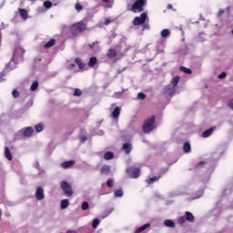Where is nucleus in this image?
Instances as JSON below:
<instances>
[{
	"instance_id": "nucleus-1",
	"label": "nucleus",
	"mask_w": 233,
	"mask_h": 233,
	"mask_svg": "<svg viewBox=\"0 0 233 233\" xmlns=\"http://www.w3.org/2000/svg\"><path fill=\"white\" fill-rule=\"evenodd\" d=\"M219 157H220L219 155L216 156L215 154L213 156L212 162L200 161L196 165L195 167L196 172H199V170H205V168H207L204 182H207L208 181V179H210V174L214 172V165H216V161L217 159H219Z\"/></svg>"
},
{
	"instance_id": "nucleus-2",
	"label": "nucleus",
	"mask_w": 233,
	"mask_h": 233,
	"mask_svg": "<svg viewBox=\"0 0 233 233\" xmlns=\"http://www.w3.org/2000/svg\"><path fill=\"white\" fill-rule=\"evenodd\" d=\"M24 55H25V49H23V47L21 46H16V48L13 53L12 60L7 65H5V72H8L9 68L10 70H14V68H15V65H19V63H23Z\"/></svg>"
},
{
	"instance_id": "nucleus-3",
	"label": "nucleus",
	"mask_w": 233,
	"mask_h": 233,
	"mask_svg": "<svg viewBox=\"0 0 233 233\" xmlns=\"http://www.w3.org/2000/svg\"><path fill=\"white\" fill-rule=\"evenodd\" d=\"M32 136H34V127H26L18 130L15 137V139L21 140V139H28L29 137H32Z\"/></svg>"
},
{
	"instance_id": "nucleus-4",
	"label": "nucleus",
	"mask_w": 233,
	"mask_h": 233,
	"mask_svg": "<svg viewBox=\"0 0 233 233\" xmlns=\"http://www.w3.org/2000/svg\"><path fill=\"white\" fill-rule=\"evenodd\" d=\"M156 123V116L147 119L143 125V131L145 134H150L154 130V124Z\"/></svg>"
},
{
	"instance_id": "nucleus-5",
	"label": "nucleus",
	"mask_w": 233,
	"mask_h": 233,
	"mask_svg": "<svg viewBox=\"0 0 233 233\" xmlns=\"http://www.w3.org/2000/svg\"><path fill=\"white\" fill-rule=\"evenodd\" d=\"M84 30H86V25L82 22L74 24L71 26V34H73V35H77V34H81V32H84Z\"/></svg>"
},
{
	"instance_id": "nucleus-6",
	"label": "nucleus",
	"mask_w": 233,
	"mask_h": 233,
	"mask_svg": "<svg viewBox=\"0 0 233 233\" xmlns=\"http://www.w3.org/2000/svg\"><path fill=\"white\" fill-rule=\"evenodd\" d=\"M60 185H61L62 190H64V194L67 198L72 197V195L74 194V191L72 190V186L66 181H62Z\"/></svg>"
},
{
	"instance_id": "nucleus-7",
	"label": "nucleus",
	"mask_w": 233,
	"mask_h": 233,
	"mask_svg": "<svg viewBox=\"0 0 233 233\" xmlns=\"http://www.w3.org/2000/svg\"><path fill=\"white\" fill-rule=\"evenodd\" d=\"M147 5V0H137L132 5V12H143V6Z\"/></svg>"
},
{
	"instance_id": "nucleus-8",
	"label": "nucleus",
	"mask_w": 233,
	"mask_h": 233,
	"mask_svg": "<svg viewBox=\"0 0 233 233\" xmlns=\"http://www.w3.org/2000/svg\"><path fill=\"white\" fill-rule=\"evenodd\" d=\"M147 17L148 16L147 15V13H142L140 16L135 17V19L133 20V25L135 26H139V25H145Z\"/></svg>"
},
{
	"instance_id": "nucleus-9",
	"label": "nucleus",
	"mask_w": 233,
	"mask_h": 233,
	"mask_svg": "<svg viewBox=\"0 0 233 233\" xmlns=\"http://www.w3.org/2000/svg\"><path fill=\"white\" fill-rule=\"evenodd\" d=\"M127 173L132 177L133 179H137L141 175V170L137 167L135 168H127Z\"/></svg>"
},
{
	"instance_id": "nucleus-10",
	"label": "nucleus",
	"mask_w": 233,
	"mask_h": 233,
	"mask_svg": "<svg viewBox=\"0 0 233 233\" xmlns=\"http://www.w3.org/2000/svg\"><path fill=\"white\" fill-rule=\"evenodd\" d=\"M35 196L37 201H43L45 199V189L43 187H37Z\"/></svg>"
},
{
	"instance_id": "nucleus-11",
	"label": "nucleus",
	"mask_w": 233,
	"mask_h": 233,
	"mask_svg": "<svg viewBox=\"0 0 233 233\" xmlns=\"http://www.w3.org/2000/svg\"><path fill=\"white\" fill-rule=\"evenodd\" d=\"M164 94H166V96H169L170 97H172V96L176 95V87H174L171 85L167 86L164 89Z\"/></svg>"
},
{
	"instance_id": "nucleus-12",
	"label": "nucleus",
	"mask_w": 233,
	"mask_h": 233,
	"mask_svg": "<svg viewBox=\"0 0 233 233\" xmlns=\"http://www.w3.org/2000/svg\"><path fill=\"white\" fill-rule=\"evenodd\" d=\"M128 49L129 48L127 47V45L125 43H121L119 46H116V51L118 52V54H120V56H125Z\"/></svg>"
},
{
	"instance_id": "nucleus-13",
	"label": "nucleus",
	"mask_w": 233,
	"mask_h": 233,
	"mask_svg": "<svg viewBox=\"0 0 233 233\" xmlns=\"http://www.w3.org/2000/svg\"><path fill=\"white\" fill-rule=\"evenodd\" d=\"M88 46L94 52H99V50H101V47H99V42L98 41H96V42H93L92 44H89Z\"/></svg>"
},
{
	"instance_id": "nucleus-14",
	"label": "nucleus",
	"mask_w": 233,
	"mask_h": 233,
	"mask_svg": "<svg viewBox=\"0 0 233 233\" xmlns=\"http://www.w3.org/2000/svg\"><path fill=\"white\" fill-rule=\"evenodd\" d=\"M76 162L74 160L66 161L60 164V167L62 168H70L71 167H74Z\"/></svg>"
},
{
	"instance_id": "nucleus-15",
	"label": "nucleus",
	"mask_w": 233,
	"mask_h": 233,
	"mask_svg": "<svg viewBox=\"0 0 233 233\" xmlns=\"http://www.w3.org/2000/svg\"><path fill=\"white\" fill-rule=\"evenodd\" d=\"M122 148L126 154H129L130 152H132V144L125 143V144H123Z\"/></svg>"
},
{
	"instance_id": "nucleus-16",
	"label": "nucleus",
	"mask_w": 233,
	"mask_h": 233,
	"mask_svg": "<svg viewBox=\"0 0 233 233\" xmlns=\"http://www.w3.org/2000/svg\"><path fill=\"white\" fill-rule=\"evenodd\" d=\"M183 150H184L185 154H190V152H192V147L190 146L189 142L184 143Z\"/></svg>"
},
{
	"instance_id": "nucleus-17",
	"label": "nucleus",
	"mask_w": 233,
	"mask_h": 233,
	"mask_svg": "<svg viewBox=\"0 0 233 233\" xmlns=\"http://www.w3.org/2000/svg\"><path fill=\"white\" fill-rule=\"evenodd\" d=\"M165 227H167L169 228H176V223L173 220L166 219L164 221Z\"/></svg>"
},
{
	"instance_id": "nucleus-18",
	"label": "nucleus",
	"mask_w": 233,
	"mask_h": 233,
	"mask_svg": "<svg viewBox=\"0 0 233 233\" xmlns=\"http://www.w3.org/2000/svg\"><path fill=\"white\" fill-rule=\"evenodd\" d=\"M160 35L162 39H167V37H170V30L169 29H163L160 32Z\"/></svg>"
},
{
	"instance_id": "nucleus-19",
	"label": "nucleus",
	"mask_w": 233,
	"mask_h": 233,
	"mask_svg": "<svg viewBox=\"0 0 233 233\" xmlns=\"http://www.w3.org/2000/svg\"><path fill=\"white\" fill-rule=\"evenodd\" d=\"M196 218H194V215L190 213V211H186V220L189 221L190 223H194Z\"/></svg>"
},
{
	"instance_id": "nucleus-20",
	"label": "nucleus",
	"mask_w": 233,
	"mask_h": 233,
	"mask_svg": "<svg viewBox=\"0 0 233 233\" xmlns=\"http://www.w3.org/2000/svg\"><path fill=\"white\" fill-rule=\"evenodd\" d=\"M150 225L148 223L139 227L138 228L136 229L135 233H141V232H145V230H147V228H149Z\"/></svg>"
},
{
	"instance_id": "nucleus-21",
	"label": "nucleus",
	"mask_w": 233,
	"mask_h": 233,
	"mask_svg": "<svg viewBox=\"0 0 233 233\" xmlns=\"http://www.w3.org/2000/svg\"><path fill=\"white\" fill-rule=\"evenodd\" d=\"M214 132V127H210L202 133V137H210Z\"/></svg>"
},
{
	"instance_id": "nucleus-22",
	"label": "nucleus",
	"mask_w": 233,
	"mask_h": 233,
	"mask_svg": "<svg viewBox=\"0 0 233 233\" xmlns=\"http://www.w3.org/2000/svg\"><path fill=\"white\" fill-rule=\"evenodd\" d=\"M119 114H121V108H119V106H116L112 112V117L116 119L119 117Z\"/></svg>"
},
{
	"instance_id": "nucleus-23",
	"label": "nucleus",
	"mask_w": 233,
	"mask_h": 233,
	"mask_svg": "<svg viewBox=\"0 0 233 233\" xmlns=\"http://www.w3.org/2000/svg\"><path fill=\"white\" fill-rule=\"evenodd\" d=\"M19 15L22 17V19H28V12L25 9H19Z\"/></svg>"
},
{
	"instance_id": "nucleus-24",
	"label": "nucleus",
	"mask_w": 233,
	"mask_h": 233,
	"mask_svg": "<svg viewBox=\"0 0 233 233\" xmlns=\"http://www.w3.org/2000/svg\"><path fill=\"white\" fill-rule=\"evenodd\" d=\"M109 59H112L117 56V52L115 49H109L106 54Z\"/></svg>"
},
{
	"instance_id": "nucleus-25",
	"label": "nucleus",
	"mask_w": 233,
	"mask_h": 233,
	"mask_svg": "<svg viewBox=\"0 0 233 233\" xmlns=\"http://www.w3.org/2000/svg\"><path fill=\"white\" fill-rule=\"evenodd\" d=\"M75 63L76 65H78V68L80 70H83V68H85V66H86L85 63H83V60H81V58H76Z\"/></svg>"
},
{
	"instance_id": "nucleus-26",
	"label": "nucleus",
	"mask_w": 233,
	"mask_h": 233,
	"mask_svg": "<svg viewBox=\"0 0 233 233\" xmlns=\"http://www.w3.org/2000/svg\"><path fill=\"white\" fill-rule=\"evenodd\" d=\"M5 157L8 161H12V153L10 152V148L7 147H5Z\"/></svg>"
},
{
	"instance_id": "nucleus-27",
	"label": "nucleus",
	"mask_w": 233,
	"mask_h": 233,
	"mask_svg": "<svg viewBox=\"0 0 233 233\" xmlns=\"http://www.w3.org/2000/svg\"><path fill=\"white\" fill-rule=\"evenodd\" d=\"M56 45V39L52 38L44 45V48H52Z\"/></svg>"
},
{
	"instance_id": "nucleus-28",
	"label": "nucleus",
	"mask_w": 233,
	"mask_h": 233,
	"mask_svg": "<svg viewBox=\"0 0 233 233\" xmlns=\"http://www.w3.org/2000/svg\"><path fill=\"white\" fill-rule=\"evenodd\" d=\"M104 159H106V161H110V159H114V153L110 151L106 152L104 155Z\"/></svg>"
},
{
	"instance_id": "nucleus-29",
	"label": "nucleus",
	"mask_w": 233,
	"mask_h": 233,
	"mask_svg": "<svg viewBox=\"0 0 233 233\" xmlns=\"http://www.w3.org/2000/svg\"><path fill=\"white\" fill-rule=\"evenodd\" d=\"M39 87V82H37L36 80H35L31 86H30V90L31 92H35V90H37V88Z\"/></svg>"
},
{
	"instance_id": "nucleus-30",
	"label": "nucleus",
	"mask_w": 233,
	"mask_h": 233,
	"mask_svg": "<svg viewBox=\"0 0 233 233\" xmlns=\"http://www.w3.org/2000/svg\"><path fill=\"white\" fill-rule=\"evenodd\" d=\"M96 65H97V58L96 56H92L89 59L88 66H96Z\"/></svg>"
},
{
	"instance_id": "nucleus-31",
	"label": "nucleus",
	"mask_w": 233,
	"mask_h": 233,
	"mask_svg": "<svg viewBox=\"0 0 233 233\" xmlns=\"http://www.w3.org/2000/svg\"><path fill=\"white\" fill-rule=\"evenodd\" d=\"M68 205H70V202H68V199H63L61 201L60 207H61L62 210H65V208H68Z\"/></svg>"
},
{
	"instance_id": "nucleus-32",
	"label": "nucleus",
	"mask_w": 233,
	"mask_h": 233,
	"mask_svg": "<svg viewBox=\"0 0 233 233\" xmlns=\"http://www.w3.org/2000/svg\"><path fill=\"white\" fill-rule=\"evenodd\" d=\"M103 3H106L105 8H112L114 5V0H102Z\"/></svg>"
},
{
	"instance_id": "nucleus-33",
	"label": "nucleus",
	"mask_w": 233,
	"mask_h": 233,
	"mask_svg": "<svg viewBox=\"0 0 233 233\" xmlns=\"http://www.w3.org/2000/svg\"><path fill=\"white\" fill-rule=\"evenodd\" d=\"M159 177H161V176L152 177L147 179V183H148V185H152V183H155V181H159Z\"/></svg>"
},
{
	"instance_id": "nucleus-34",
	"label": "nucleus",
	"mask_w": 233,
	"mask_h": 233,
	"mask_svg": "<svg viewBox=\"0 0 233 233\" xmlns=\"http://www.w3.org/2000/svg\"><path fill=\"white\" fill-rule=\"evenodd\" d=\"M43 128H45V126L43 125V123L37 124L35 126V132H43Z\"/></svg>"
},
{
	"instance_id": "nucleus-35",
	"label": "nucleus",
	"mask_w": 233,
	"mask_h": 233,
	"mask_svg": "<svg viewBox=\"0 0 233 233\" xmlns=\"http://www.w3.org/2000/svg\"><path fill=\"white\" fill-rule=\"evenodd\" d=\"M110 173V166H103L101 168V174H109Z\"/></svg>"
},
{
	"instance_id": "nucleus-36",
	"label": "nucleus",
	"mask_w": 233,
	"mask_h": 233,
	"mask_svg": "<svg viewBox=\"0 0 233 233\" xmlns=\"http://www.w3.org/2000/svg\"><path fill=\"white\" fill-rule=\"evenodd\" d=\"M179 83V76H175L172 81L171 84L174 88H176V86H177V84Z\"/></svg>"
},
{
	"instance_id": "nucleus-37",
	"label": "nucleus",
	"mask_w": 233,
	"mask_h": 233,
	"mask_svg": "<svg viewBox=\"0 0 233 233\" xmlns=\"http://www.w3.org/2000/svg\"><path fill=\"white\" fill-rule=\"evenodd\" d=\"M115 198H123V189H117L114 193Z\"/></svg>"
},
{
	"instance_id": "nucleus-38",
	"label": "nucleus",
	"mask_w": 233,
	"mask_h": 233,
	"mask_svg": "<svg viewBox=\"0 0 233 233\" xmlns=\"http://www.w3.org/2000/svg\"><path fill=\"white\" fill-rule=\"evenodd\" d=\"M101 223V221L98 218H95L92 221V228H97V226Z\"/></svg>"
},
{
	"instance_id": "nucleus-39",
	"label": "nucleus",
	"mask_w": 233,
	"mask_h": 233,
	"mask_svg": "<svg viewBox=\"0 0 233 233\" xmlns=\"http://www.w3.org/2000/svg\"><path fill=\"white\" fill-rule=\"evenodd\" d=\"M180 70L181 72H184V74H192V70L185 66H180Z\"/></svg>"
},
{
	"instance_id": "nucleus-40",
	"label": "nucleus",
	"mask_w": 233,
	"mask_h": 233,
	"mask_svg": "<svg viewBox=\"0 0 233 233\" xmlns=\"http://www.w3.org/2000/svg\"><path fill=\"white\" fill-rule=\"evenodd\" d=\"M44 6L46 7V10H48V9L52 8V2L45 1L44 2Z\"/></svg>"
},
{
	"instance_id": "nucleus-41",
	"label": "nucleus",
	"mask_w": 233,
	"mask_h": 233,
	"mask_svg": "<svg viewBox=\"0 0 233 233\" xmlns=\"http://www.w3.org/2000/svg\"><path fill=\"white\" fill-rule=\"evenodd\" d=\"M89 207H90L89 204L86 201H84L82 203L81 208H82V210H88Z\"/></svg>"
},
{
	"instance_id": "nucleus-42",
	"label": "nucleus",
	"mask_w": 233,
	"mask_h": 233,
	"mask_svg": "<svg viewBox=\"0 0 233 233\" xmlns=\"http://www.w3.org/2000/svg\"><path fill=\"white\" fill-rule=\"evenodd\" d=\"M75 8H76V12H81V10H83V5L79 3H76L75 5Z\"/></svg>"
},
{
	"instance_id": "nucleus-43",
	"label": "nucleus",
	"mask_w": 233,
	"mask_h": 233,
	"mask_svg": "<svg viewBox=\"0 0 233 233\" xmlns=\"http://www.w3.org/2000/svg\"><path fill=\"white\" fill-rule=\"evenodd\" d=\"M81 94H82L81 89L79 88L75 89V92H74L75 96L79 97Z\"/></svg>"
},
{
	"instance_id": "nucleus-44",
	"label": "nucleus",
	"mask_w": 233,
	"mask_h": 233,
	"mask_svg": "<svg viewBox=\"0 0 233 233\" xmlns=\"http://www.w3.org/2000/svg\"><path fill=\"white\" fill-rule=\"evenodd\" d=\"M185 221H187L186 217H180L177 218V222L179 223V225H183V223H185Z\"/></svg>"
},
{
	"instance_id": "nucleus-45",
	"label": "nucleus",
	"mask_w": 233,
	"mask_h": 233,
	"mask_svg": "<svg viewBox=\"0 0 233 233\" xmlns=\"http://www.w3.org/2000/svg\"><path fill=\"white\" fill-rule=\"evenodd\" d=\"M106 185L109 188H112V187H114V180L113 179H108L106 181Z\"/></svg>"
},
{
	"instance_id": "nucleus-46",
	"label": "nucleus",
	"mask_w": 233,
	"mask_h": 233,
	"mask_svg": "<svg viewBox=\"0 0 233 233\" xmlns=\"http://www.w3.org/2000/svg\"><path fill=\"white\" fill-rule=\"evenodd\" d=\"M146 97H147V95H145L144 93L137 94V99L143 100V99H146Z\"/></svg>"
},
{
	"instance_id": "nucleus-47",
	"label": "nucleus",
	"mask_w": 233,
	"mask_h": 233,
	"mask_svg": "<svg viewBox=\"0 0 233 233\" xmlns=\"http://www.w3.org/2000/svg\"><path fill=\"white\" fill-rule=\"evenodd\" d=\"M12 96H13V97H15V98H17V97H19V91H17V90H13L12 91Z\"/></svg>"
},
{
	"instance_id": "nucleus-48",
	"label": "nucleus",
	"mask_w": 233,
	"mask_h": 233,
	"mask_svg": "<svg viewBox=\"0 0 233 233\" xmlns=\"http://www.w3.org/2000/svg\"><path fill=\"white\" fill-rule=\"evenodd\" d=\"M225 77H227V72H222L218 75V79H225Z\"/></svg>"
},
{
	"instance_id": "nucleus-49",
	"label": "nucleus",
	"mask_w": 233,
	"mask_h": 233,
	"mask_svg": "<svg viewBox=\"0 0 233 233\" xmlns=\"http://www.w3.org/2000/svg\"><path fill=\"white\" fill-rule=\"evenodd\" d=\"M203 192H204V190H203V189H200V190L198 191V197L194 198V199H199V198H201V196H203Z\"/></svg>"
},
{
	"instance_id": "nucleus-50",
	"label": "nucleus",
	"mask_w": 233,
	"mask_h": 233,
	"mask_svg": "<svg viewBox=\"0 0 233 233\" xmlns=\"http://www.w3.org/2000/svg\"><path fill=\"white\" fill-rule=\"evenodd\" d=\"M142 30H150V25L148 24H144Z\"/></svg>"
},
{
	"instance_id": "nucleus-51",
	"label": "nucleus",
	"mask_w": 233,
	"mask_h": 233,
	"mask_svg": "<svg viewBox=\"0 0 233 233\" xmlns=\"http://www.w3.org/2000/svg\"><path fill=\"white\" fill-rule=\"evenodd\" d=\"M41 61H43V58L41 56H37L35 59V63L37 65V63H41Z\"/></svg>"
},
{
	"instance_id": "nucleus-52",
	"label": "nucleus",
	"mask_w": 233,
	"mask_h": 233,
	"mask_svg": "<svg viewBox=\"0 0 233 233\" xmlns=\"http://www.w3.org/2000/svg\"><path fill=\"white\" fill-rule=\"evenodd\" d=\"M223 14H225V10L220 9L218 13V17H221V15H223Z\"/></svg>"
},
{
	"instance_id": "nucleus-53",
	"label": "nucleus",
	"mask_w": 233,
	"mask_h": 233,
	"mask_svg": "<svg viewBox=\"0 0 233 233\" xmlns=\"http://www.w3.org/2000/svg\"><path fill=\"white\" fill-rule=\"evenodd\" d=\"M86 141V137L83 136L80 137V143H85Z\"/></svg>"
},
{
	"instance_id": "nucleus-54",
	"label": "nucleus",
	"mask_w": 233,
	"mask_h": 233,
	"mask_svg": "<svg viewBox=\"0 0 233 233\" xmlns=\"http://www.w3.org/2000/svg\"><path fill=\"white\" fill-rule=\"evenodd\" d=\"M110 23H112V20H110V18H106L105 21V25H110Z\"/></svg>"
},
{
	"instance_id": "nucleus-55",
	"label": "nucleus",
	"mask_w": 233,
	"mask_h": 233,
	"mask_svg": "<svg viewBox=\"0 0 233 233\" xmlns=\"http://www.w3.org/2000/svg\"><path fill=\"white\" fill-rule=\"evenodd\" d=\"M3 77H5V74L1 73L0 74V81H5V79H3Z\"/></svg>"
},
{
	"instance_id": "nucleus-56",
	"label": "nucleus",
	"mask_w": 233,
	"mask_h": 233,
	"mask_svg": "<svg viewBox=\"0 0 233 233\" xmlns=\"http://www.w3.org/2000/svg\"><path fill=\"white\" fill-rule=\"evenodd\" d=\"M98 136H105V131L104 130H100L98 133Z\"/></svg>"
},
{
	"instance_id": "nucleus-57",
	"label": "nucleus",
	"mask_w": 233,
	"mask_h": 233,
	"mask_svg": "<svg viewBox=\"0 0 233 233\" xmlns=\"http://www.w3.org/2000/svg\"><path fill=\"white\" fill-rule=\"evenodd\" d=\"M167 10H172V5L170 4L167 5Z\"/></svg>"
},
{
	"instance_id": "nucleus-58",
	"label": "nucleus",
	"mask_w": 233,
	"mask_h": 233,
	"mask_svg": "<svg viewBox=\"0 0 233 233\" xmlns=\"http://www.w3.org/2000/svg\"><path fill=\"white\" fill-rule=\"evenodd\" d=\"M66 233H77L75 230H67Z\"/></svg>"
},
{
	"instance_id": "nucleus-59",
	"label": "nucleus",
	"mask_w": 233,
	"mask_h": 233,
	"mask_svg": "<svg viewBox=\"0 0 233 233\" xmlns=\"http://www.w3.org/2000/svg\"><path fill=\"white\" fill-rule=\"evenodd\" d=\"M74 66H76V64H71V65H70V68H71V69H73Z\"/></svg>"
},
{
	"instance_id": "nucleus-60",
	"label": "nucleus",
	"mask_w": 233,
	"mask_h": 233,
	"mask_svg": "<svg viewBox=\"0 0 233 233\" xmlns=\"http://www.w3.org/2000/svg\"><path fill=\"white\" fill-rule=\"evenodd\" d=\"M200 19H201L202 21H205V17H203V15H200Z\"/></svg>"
},
{
	"instance_id": "nucleus-61",
	"label": "nucleus",
	"mask_w": 233,
	"mask_h": 233,
	"mask_svg": "<svg viewBox=\"0 0 233 233\" xmlns=\"http://www.w3.org/2000/svg\"><path fill=\"white\" fill-rule=\"evenodd\" d=\"M123 92H125V89H123L121 93H118L119 96H121L123 94Z\"/></svg>"
},
{
	"instance_id": "nucleus-62",
	"label": "nucleus",
	"mask_w": 233,
	"mask_h": 233,
	"mask_svg": "<svg viewBox=\"0 0 233 233\" xmlns=\"http://www.w3.org/2000/svg\"><path fill=\"white\" fill-rule=\"evenodd\" d=\"M200 41H201V43H203V41H205V40H203V39H200Z\"/></svg>"
},
{
	"instance_id": "nucleus-63",
	"label": "nucleus",
	"mask_w": 233,
	"mask_h": 233,
	"mask_svg": "<svg viewBox=\"0 0 233 233\" xmlns=\"http://www.w3.org/2000/svg\"><path fill=\"white\" fill-rule=\"evenodd\" d=\"M182 41H185V38H182Z\"/></svg>"
}]
</instances>
